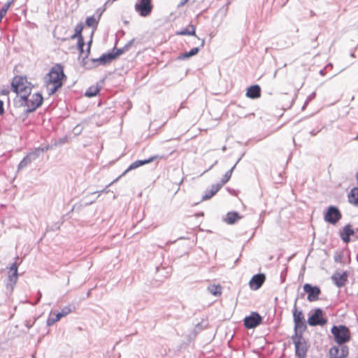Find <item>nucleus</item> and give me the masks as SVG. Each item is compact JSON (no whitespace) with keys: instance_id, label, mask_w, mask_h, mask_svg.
<instances>
[{"instance_id":"obj_1","label":"nucleus","mask_w":358,"mask_h":358,"mask_svg":"<svg viewBox=\"0 0 358 358\" xmlns=\"http://www.w3.org/2000/svg\"><path fill=\"white\" fill-rule=\"evenodd\" d=\"M63 67L60 64L52 66L50 72L45 76L48 94H55L62 86V79L65 78Z\"/></svg>"},{"instance_id":"obj_2","label":"nucleus","mask_w":358,"mask_h":358,"mask_svg":"<svg viewBox=\"0 0 358 358\" xmlns=\"http://www.w3.org/2000/svg\"><path fill=\"white\" fill-rule=\"evenodd\" d=\"M43 102V97L39 92L34 93L31 96L30 93L21 94L20 105L26 106L25 113H29L35 111L39 108Z\"/></svg>"},{"instance_id":"obj_3","label":"nucleus","mask_w":358,"mask_h":358,"mask_svg":"<svg viewBox=\"0 0 358 358\" xmlns=\"http://www.w3.org/2000/svg\"><path fill=\"white\" fill-rule=\"evenodd\" d=\"M304 332L294 333L292 337L295 348V356L296 358H306L309 348L307 340L303 337Z\"/></svg>"},{"instance_id":"obj_4","label":"nucleus","mask_w":358,"mask_h":358,"mask_svg":"<svg viewBox=\"0 0 358 358\" xmlns=\"http://www.w3.org/2000/svg\"><path fill=\"white\" fill-rule=\"evenodd\" d=\"M299 296H297L294 300V308L292 310L294 333L305 332L307 329L305 315L303 311L300 310L296 305Z\"/></svg>"},{"instance_id":"obj_5","label":"nucleus","mask_w":358,"mask_h":358,"mask_svg":"<svg viewBox=\"0 0 358 358\" xmlns=\"http://www.w3.org/2000/svg\"><path fill=\"white\" fill-rule=\"evenodd\" d=\"M331 332L338 345H345L344 344L349 342L351 338L350 331L345 325H334Z\"/></svg>"},{"instance_id":"obj_6","label":"nucleus","mask_w":358,"mask_h":358,"mask_svg":"<svg viewBox=\"0 0 358 358\" xmlns=\"http://www.w3.org/2000/svg\"><path fill=\"white\" fill-rule=\"evenodd\" d=\"M11 87L16 94L31 93V84L29 83L25 77L15 76L13 79Z\"/></svg>"},{"instance_id":"obj_7","label":"nucleus","mask_w":358,"mask_h":358,"mask_svg":"<svg viewBox=\"0 0 358 358\" xmlns=\"http://www.w3.org/2000/svg\"><path fill=\"white\" fill-rule=\"evenodd\" d=\"M135 10L141 17H148L152 13L153 5L152 0H137Z\"/></svg>"},{"instance_id":"obj_8","label":"nucleus","mask_w":358,"mask_h":358,"mask_svg":"<svg viewBox=\"0 0 358 358\" xmlns=\"http://www.w3.org/2000/svg\"><path fill=\"white\" fill-rule=\"evenodd\" d=\"M311 327L324 326L327 322V319L323 317V310L321 308H316L314 313L309 316L307 321Z\"/></svg>"},{"instance_id":"obj_9","label":"nucleus","mask_w":358,"mask_h":358,"mask_svg":"<svg viewBox=\"0 0 358 358\" xmlns=\"http://www.w3.org/2000/svg\"><path fill=\"white\" fill-rule=\"evenodd\" d=\"M341 218V213L339 209L334 206H329L324 215V220L331 224H336Z\"/></svg>"},{"instance_id":"obj_10","label":"nucleus","mask_w":358,"mask_h":358,"mask_svg":"<svg viewBox=\"0 0 358 358\" xmlns=\"http://www.w3.org/2000/svg\"><path fill=\"white\" fill-rule=\"evenodd\" d=\"M244 326L247 329H253L259 326L262 322V316L257 312H252L243 320Z\"/></svg>"},{"instance_id":"obj_11","label":"nucleus","mask_w":358,"mask_h":358,"mask_svg":"<svg viewBox=\"0 0 358 358\" xmlns=\"http://www.w3.org/2000/svg\"><path fill=\"white\" fill-rule=\"evenodd\" d=\"M303 291L308 294L307 299L309 301H315L319 299V296L321 294L320 288L317 286H313L309 283H306L303 285Z\"/></svg>"},{"instance_id":"obj_12","label":"nucleus","mask_w":358,"mask_h":358,"mask_svg":"<svg viewBox=\"0 0 358 358\" xmlns=\"http://www.w3.org/2000/svg\"><path fill=\"white\" fill-rule=\"evenodd\" d=\"M348 347L343 345L333 346L329 350L330 358H345L348 355Z\"/></svg>"},{"instance_id":"obj_13","label":"nucleus","mask_w":358,"mask_h":358,"mask_svg":"<svg viewBox=\"0 0 358 358\" xmlns=\"http://www.w3.org/2000/svg\"><path fill=\"white\" fill-rule=\"evenodd\" d=\"M17 266H18L16 262L13 263L10 266V271L8 275L7 287L10 286L12 289L17 281Z\"/></svg>"},{"instance_id":"obj_14","label":"nucleus","mask_w":358,"mask_h":358,"mask_svg":"<svg viewBox=\"0 0 358 358\" xmlns=\"http://www.w3.org/2000/svg\"><path fill=\"white\" fill-rule=\"evenodd\" d=\"M265 280L266 276L264 273H258L253 275L249 282L250 288L253 290H257L262 287Z\"/></svg>"},{"instance_id":"obj_15","label":"nucleus","mask_w":358,"mask_h":358,"mask_svg":"<svg viewBox=\"0 0 358 358\" xmlns=\"http://www.w3.org/2000/svg\"><path fill=\"white\" fill-rule=\"evenodd\" d=\"M70 313H71V308L70 306H64L62 310L59 313H57L55 317H49L47 320V325L48 326H52L55 322L59 321L62 317L66 316Z\"/></svg>"},{"instance_id":"obj_16","label":"nucleus","mask_w":358,"mask_h":358,"mask_svg":"<svg viewBox=\"0 0 358 358\" xmlns=\"http://www.w3.org/2000/svg\"><path fill=\"white\" fill-rule=\"evenodd\" d=\"M348 273L346 271L343 273H335L331 276V280L338 287H343L348 281Z\"/></svg>"},{"instance_id":"obj_17","label":"nucleus","mask_w":358,"mask_h":358,"mask_svg":"<svg viewBox=\"0 0 358 358\" xmlns=\"http://www.w3.org/2000/svg\"><path fill=\"white\" fill-rule=\"evenodd\" d=\"M354 234L355 231L352 225L348 224L343 227V231L340 233V237L344 243H348L350 241V236Z\"/></svg>"},{"instance_id":"obj_18","label":"nucleus","mask_w":358,"mask_h":358,"mask_svg":"<svg viewBox=\"0 0 358 358\" xmlns=\"http://www.w3.org/2000/svg\"><path fill=\"white\" fill-rule=\"evenodd\" d=\"M37 154L34 151L29 152L18 164V169H22L37 159Z\"/></svg>"},{"instance_id":"obj_19","label":"nucleus","mask_w":358,"mask_h":358,"mask_svg":"<svg viewBox=\"0 0 358 358\" xmlns=\"http://www.w3.org/2000/svg\"><path fill=\"white\" fill-rule=\"evenodd\" d=\"M81 64L85 69H91L99 65H102V58L101 56L99 58L90 59L89 61H85V58H83Z\"/></svg>"},{"instance_id":"obj_20","label":"nucleus","mask_w":358,"mask_h":358,"mask_svg":"<svg viewBox=\"0 0 358 358\" xmlns=\"http://www.w3.org/2000/svg\"><path fill=\"white\" fill-rule=\"evenodd\" d=\"M246 96L250 99H257L261 96V88L258 85H254L248 88Z\"/></svg>"},{"instance_id":"obj_21","label":"nucleus","mask_w":358,"mask_h":358,"mask_svg":"<svg viewBox=\"0 0 358 358\" xmlns=\"http://www.w3.org/2000/svg\"><path fill=\"white\" fill-rule=\"evenodd\" d=\"M348 202L358 206V187L352 188L348 195Z\"/></svg>"},{"instance_id":"obj_22","label":"nucleus","mask_w":358,"mask_h":358,"mask_svg":"<svg viewBox=\"0 0 358 358\" xmlns=\"http://www.w3.org/2000/svg\"><path fill=\"white\" fill-rule=\"evenodd\" d=\"M84 25L82 22L78 24L75 27V33L73 35L71 36V39L77 38L78 41H80V43H83V40H84V38L82 35V31L83 29Z\"/></svg>"},{"instance_id":"obj_23","label":"nucleus","mask_w":358,"mask_h":358,"mask_svg":"<svg viewBox=\"0 0 358 358\" xmlns=\"http://www.w3.org/2000/svg\"><path fill=\"white\" fill-rule=\"evenodd\" d=\"M139 166H141V165L139 164L138 160L134 162L119 177H117L116 179H115L113 181H112L110 184L106 185V188L108 187L109 186H110L111 185H113V183L116 182L120 178L125 176L129 171L134 170L135 169H137Z\"/></svg>"},{"instance_id":"obj_24","label":"nucleus","mask_w":358,"mask_h":358,"mask_svg":"<svg viewBox=\"0 0 358 358\" xmlns=\"http://www.w3.org/2000/svg\"><path fill=\"white\" fill-rule=\"evenodd\" d=\"M241 217L237 212L233 211L227 213L225 218V222L228 224H233Z\"/></svg>"},{"instance_id":"obj_25","label":"nucleus","mask_w":358,"mask_h":358,"mask_svg":"<svg viewBox=\"0 0 358 358\" xmlns=\"http://www.w3.org/2000/svg\"><path fill=\"white\" fill-rule=\"evenodd\" d=\"M199 48H198V47L194 48L191 49V50L189 52H185L180 54L178 57V59H183V60L188 59L192 56L196 55L199 52Z\"/></svg>"},{"instance_id":"obj_26","label":"nucleus","mask_w":358,"mask_h":358,"mask_svg":"<svg viewBox=\"0 0 358 358\" xmlns=\"http://www.w3.org/2000/svg\"><path fill=\"white\" fill-rule=\"evenodd\" d=\"M208 290L215 296H219L222 294V287L220 285H210L208 287Z\"/></svg>"},{"instance_id":"obj_27","label":"nucleus","mask_w":358,"mask_h":358,"mask_svg":"<svg viewBox=\"0 0 358 358\" xmlns=\"http://www.w3.org/2000/svg\"><path fill=\"white\" fill-rule=\"evenodd\" d=\"M240 160H241V158H239L237 160L236 164L231 167V169L230 170H229L228 171L226 172V173L224 174V176H223V178L221 180L220 184H222V185H223L227 183L230 180V178L231 177V175H232V173H233V171H234V169H235L236 166L237 165V164L239 162Z\"/></svg>"},{"instance_id":"obj_28","label":"nucleus","mask_w":358,"mask_h":358,"mask_svg":"<svg viewBox=\"0 0 358 358\" xmlns=\"http://www.w3.org/2000/svg\"><path fill=\"white\" fill-rule=\"evenodd\" d=\"M178 35H192L196 36L195 34V27L192 24H190L187 28H185L180 31L177 32Z\"/></svg>"},{"instance_id":"obj_29","label":"nucleus","mask_w":358,"mask_h":358,"mask_svg":"<svg viewBox=\"0 0 358 358\" xmlns=\"http://www.w3.org/2000/svg\"><path fill=\"white\" fill-rule=\"evenodd\" d=\"M102 58V65L105 66L107 64L110 63L113 60H114V57L113 56L111 52L108 53H105L101 55Z\"/></svg>"},{"instance_id":"obj_30","label":"nucleus","mask_w":358,"mask_h":358,"mask_svg":"<svg viewBox=\"0 0 358 358\" xmlns=\"http://www.w3.org/2000/svg\"><path fill=\"white\" fill-rule=\"evenodd\" d=\"M99 92V88L97 86H92L89 87L85 92V96L92 97L96 96Z\"/></svg>"},{"instance_id":"obj_31","label":"nucleus","mask_w":358,"mask_h":358,"mask_svg":"<svg viewBox=\"0 0 358 358\" xmlns=\"http://www.w3.org/2000/svg\"><path fill=\"white\" fill-rule=\"evenodd\" d=\"M125 52H127V51H126V50H124V47H122L121 48H113L111 51V53H112L113 56L114 57V59H116L120 55L124 53Z\"/></svg>"},{"instance_id":"obj_32","label":"nucleus","mask_w":358,"mask_h":358,"mask_svg":"<svg viewBox=\"0 0 358 358\" xmlns=\"http://www.w3.org/2000/svg\"><path fill=\"white\" fill-rule=\"evenodd\" d=\"M344 257L343 250H337L334 255V261L337 263H343V258Z\"/></svg>"},{"instance_id":"obj_33","label":"nucleus","mask_w":358,"mask_h":358,"mask_svg":"<svg viewBox=\"0 0 358 358\" xmlns=\"http://www.w3.org/2000/svg\"><path fill=\"white\" fill-rule=\"evenodd\" d=\"M85 23L88 27H96L98 20H96L94 16H90L87 17Z\"/></svg>"},{"instance_id":"obj_34","label":"nucleus","mask_w":358,"mask_h":358,"mask_svg":"<svg viewBox=\"0 0 358 358\" xmlns=\"http://www.w3.org/2000/svg\"><path fill=\"white\" fill-rule=\"evenodd\" d=\"M162 157H160L159 155H154L152 157H149L147 159L138 160V161H139L140 165L143 166V165L147 164L148 163H150V162H153L154 160H155L157 159H162Z\"/></svg>"},{"instance_id":"obj_35","label":"nucleus","mask_w":358,"mask_h":358,"mask_svg":"<svg viewBox=\"0 0 358 358\" xmlns=\"http://www.w3.org/2000/svg\"><path fill=\"white\" fill-rule=\"evenodd\" d=\"M50 149V146H49V145H47V146H45L43 148L38 147V148H36L34 150V152H36V154H37V157L38 158L41 154L48 151Z\"/></svg>"},{"instance_id":"obj_36","label":"nucleus","mask_w":358,"mask_h":358,"mask_svg":"<svg viewBox=\"0 0 358 358\" xmlns=\"http://www.w3.org/2000/svg\"><path fill=\"white\" fill-rule=\"evenodd\" d=\"M222 187V184H220V183L213 185L211 186V188L210 189V190L211 192H213V195H215L220 190V189Z\"/></svg>"},{"instance_id":"obj_37","label":"nucleus","mask_w":358,"mask_h":358,"mask_svg":"<svg viewBox=\"0 0 358 358\" xmlns=\"http://www.w3.org/2000/svg\"><path fill=\"white\" fill-rule=\"evenodd\" d=\"M213 196V192H211L210 189H206L204 192V194L202 196V200L210 199Z\"/></svg>"},{"instance_id":"obj_38","label":"nucleus","mask_w":358,"mask_h":358,"mask_svg":"<svg viewBox=\"0 0 358 358\" xmlns=\"http://www.w3.org/2000/svg\"><path fill=\"white\" fill-rule=\"evenodd\" d=\"M84 46H85V41L84 40H83V43L82 44L80 43V41H78V50L80 52V57H81V55L83 54H85Z\"/></svg>"},{"instance_id":"obj_39","label":"nucleus","mask_w":358,"mask_h":358,"mask_svg":"<svg viewBox=\"0 0 358 358\" xmlns=\"http://www.w3.org/2000/svg\"><path fill=\"white\" fill-rule=\"evenodd\" d=\"M84 46H85V41L84 40H83V43L82 44L80 43V41H78V50L80 52V57H81V55L83 54H85Z\"/></svg>"},{"instance_id":"obj_40","label":"nucleus","mask_w":358,"mask_h":358,"mask_svg":"<svg viewBox=\"0 0 358 358\" xmlns=\"http://www.w3.org/2000/svg\"><path fill=\"white\" fill-rule=\"evenodd\" d=\"M134 41L135 39L132 38L126 45H124V48L126 51H128L130 49V47L133 45Z\"/></svg>"},{"instance_id":"obj_41","label":"nucleus","mask_w":358,"mask_h":358,"mask_svg":"<svg viewBox=\"0 0 358 358\" xmlns=\"http://www.w3.org/2000/svg\"><path fill=\"white\" fill-rule=\"evenodd\" d=\"M134 41L135 39L132 38L126 45H124V48L126 51H128L130 49V47L133 45Z\"/></svg>"},{"instance_id":"obj_42","label":"nucleus","mask_w":358,"mask_h":358,"mask_svg":"<svg viewBox=\"0 0 358 358\" xmlns=\"http://www.w3.org/2000/svg\"><path fill=\"white\" fill-rule=\"evenodd\" d=\"M35 320L34 321L31 320H26L25 326L29 329L34 324Z\"/></svg>"},{"instance_id":"obj_43","label":"nucleus","mask_w":358,"mask_h":358,"mask_svg":"<svg viewBox=\"0 0 358 358\" xmlns=\"http://www.w3.org/2000/svg\"><path fill=\"white\" fill-rule=\"evenodd\" d=\"M315 96H316V93L315 92H313L312 94H310L308 96V97L307 98V99L306 101V103H305V105L307 104V103H308L309 101H310L313 99H315Z\"/></svg>"},{"instance_id":"obj_44","label":"nucleus","mask_w":358,"mask_h":358,"mask_svg":"<svg viewBox=\"0 0 358 358\" xmlns=\"http://www.w3.org/2000/svg\"><path fill=\"white\" fill-rule=\"evenodd\" d=\"M10 93V90L8 89H3L0 91V95L7 96Z\"/></svg>"},{"instance_id":"obj_45","label":"nucleus","mask_w":358,"mask_h":358,"mask_svg":"<svg viewBox=\"0 0 358 358\" xmlns=\"http://www.w3.org/2000/svg\"><path fill=\"white\" fill-rule=\"evenodd\" d=\"M67 142H68L67 136H64L62 138H59V141H58V143L59 145L64 144V143H67Z\"/></svg>"},{"instance_id":"obj_46","label":"nucleus","mask_w":358,"mask_h":358,"mask_svg":"<svg viewBox=\"0 0 358 358\" xmlns=\"http://www.w3.org/2000/svg\"><path fill=\"white\" fill-rule=\"evenodd\" d=\"M4 113L3 108V102L0 99V115H3Z\"/></svg>"},{"instance_id":"obj_47","label":"nucleus","mask_w":358,"mask_h":358,"mask_svg":"<svg viewBox=\"0 0 358 358\" xmlns=\"http://www.w3.org/2000/svg\"><path fill=\"white\" fill-rule=\"evenodd\" d=\"M90 47H87V48L86 50V54H85V57H83V58H85V61H89L87 57L90 55Z\"/></svg>"},{"instance_id":"obj_48","label":"nucleus","mask_w":358,"mask_h":358,"mask_svg":"<svg viewBox=\"0 0 358 358\" xmlns=\"http://www.w3.org/2000/svg\"><path fill=\"white\" fill-rule=\"evenodd\" d=\"M7 13L6 10H4V9L1 8L0 9V17L2 19Z\"/></svg>"},{"instance_id":"obj_49","label":"nucleus","mask_w":358,"mask_h":358,"mask_svg":"<svg viewBox=\"0 0 358 358\" xmlns=\"http://www.w3.org/2000/svg\"><path fill=\"white\" fill-rule=\"evenodd\" d=\"M320 129H312L310 131V134L312 135V136H315L317 135L319 132H320Z\"/></svg>"},{"instance_id":"obj_50","label":"nucleus","mask_w":358,"mask_h":358,"mask_svg":"<svg viewBox=\"0 0 358 358\" xmlns=\"http://www.w3.org/2000/svg\"><path fill=\"white\" fill-rule=\"evenodd\" d=\"M59 227H60V224L57 223V224H55V227L52 226L51 227L50 230H52V231H54L55 229L57 230V229H59Z\"/></svg>"},{"instance_id":"obj_51","label":"nucleus","mask_w":358,"mask_h":358,"mask_svg":"<svg viewBox=\"0 0 358 358\" xmlns=\"http://www.w3.org/2000/svg\"><path fill=\"white\" fill-rule=\"evenodd\" d=\"M10 6H9V3H5L3 7L1 8L2 9H4V10H6L8 11V10L9 9Z\"/></svg>"},{"instance_id":"obj_52","label":"nucleus","mask_w":358,"mask_h":358,"mask_svg":"<svg viewBox=\"0 0 358 358\" xmlns=\"http://www.w3.org/2000/svg\"><path fill=\"white\" fill-rule=\"evenodd\" d=\"M189 0H182L180 3L178 4V7H181L184 6Z\"/></svg>"},{"instance_id":"obj_53","label":"nucleus","mask_w":358,"mask_h":358,"mask_svg":"<svg viewBox=\"0 0 358 358\" xmlns=\"http://www.w3.org/2000/svg\"><path fill=\"white\" fill-rule=\"evenodd\" d=\"M38 299H37V302H38L42 296V294L41 293V292H38Z\"/></svg>"},{"instance_id":"obj_54","label":"nucleus","mask_w":358,"mask_h":358,"mask_svg":"<svg viewBox=\"0 0 358 358\" xmlns=\"http://www.w3.org/2000/svg\"><path fill=\"white\" fill-rule=\"evenodd\" d=\"M15 0H9L7 3H9V6H11V5L14 3Z\"/></svg>"},{"instance_id":"obj_55","label":"nucleus","mask_w":358,"mask_h":358,"mask_svg":"<svg viewBox=\"0 0 358 358\" xmlns=\"http://www.w3.org/2000/svg\"><path fill=\"white\" fill-rule=\"evenodd\" d=\"M92 43V39L87 43V47H90L91 48V44Z\"/></svg>"},{"instance_id":"obj_56","label":"nucleus","mask_w":358,"mask_h":358,"mask_svg":"<svg viewBox=\"0 0 358 358\" xmlns=\"http://www.w3.org/2000/svg\"><path fill=\"white\" fill-rule=\"evenodd\" d=\"M204 43H205V41L204 39L202 40V42H201V46H203L204 45Z\"/></svg>"},{"instance_id":"obj_57","label":"nucleus","mask_w":358,"mask_h":358,"mask_svg":"<svg viewBox=\"0 0 358 358\" xmlns=\"http://www.w3.org/2000/svg\"><path fill=\"white\" fill-rule=\"evenodd\" d=\"M102 192H107V191H106V189H103V190L99 192V193H102Z\"/></svg>"},{"instance_id":"obj_58","label":"nucleus","mask_w":358,"mask_h":358,"mask_svg":"<svg viewBox=\"0 0 358 358\" xmlns=\"http://www.w3.org/2000/svg\"><path fill=\"white\" fill-rule=\"evenodd\" d=\"M217 163V161H215V162L214 163V164L213 166H211L209 169H210L215 164H216Z\"/></svg>"},{"instance_id":"obj_59","label":"nucleus","mask_w":358,"mask_h":358,"mask_svg":"<svg viewBox=\"0 0 358 358\" xmlns=\"http://www.w3.org/2000/svg\"><path fill=\"white\" fill-rule=\"evenodd\" d=\"M222 150H226V147H225V146H224V147L222 148Z\"/></svg>"},{"instance_id":"obj_60","label":"nucleus","mask_w":358,"mask_h":358,"mask_svg":"<svg viewBox=\"0 0 358 358\" xmlns=\"http://www.w3.org/2000/svg\"><path fill=\"white\" fill-rule=\"evenodd\" d=\"M310 13H311V15H315V14H314V13H313V11H311V12H310Z\"/></svg>"},{"instance_id":"obj_61","label":"nucleus","mask_w":358,"mask_h":358,"mask_svg":"<svg viewBox=\"0 0 358 358\" xmlns=\"http://www.w3.org/2000/svg\"><path fill=\"white\" fill-rule=\"evenodd\" d=\"M320 73H321V74H323V70H321V71H320Z\"/></svg>"},{"instance_id":"obj_62","label":"nucleus","mask_w":358,"mask_h":358,"mask_svg":"<svg viewBox=\"0 0 358 358\" xmlns=\"http://www.w3.org/2000/svg\"><path fill=\"white\" fill-rule=\"evenodd\" d=\"M281 278H285L284 276H282V273L281 274Z\"/></svg>"},{"instance_id":"obj_63","label":"nucleus","mask_w":358,"mask_h":358,"mask_svg":"<svg viewBox=\"0 0 358 358\" xmlns=\"http://www.w3.org/2000/svg\"><path fill=\"white\" fill-rule=\"evenodd\" d=\"M357 259H358V255H357Z\"/></svg>"}]
</instances>
